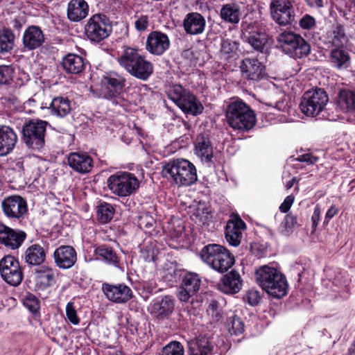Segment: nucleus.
<instances>
[{
	"mask_svg": "<svg viewBox=\"0 0 355 355\" xmlns=\"http://www.w3.org/2000/svg\"><path fill=\"white\" fill-rule=\"evenodd\" d=\"M155 220L148 214H144L139 217V226L146 231H150L154 227Z\"/></svg>",
	"mask_w": 355,
	"mask_h": 355,
	"instance_id": "obj_52",
	"label": "nucleus"
},
{
	"mask_svg": "<svg viewBox=\"0 0 355 355\" xmlns=\"http://www.w3.org/2000/svg\"><path fill=\"white\" fill-rule=\"evenodd\" d=\"M307 5L313 8H320L323 7L322 0H304Z\"/></svg>",
	"mask_w": 355,
	"mask_h": 355,
	"instance_id": "obj_62",
	"label": "nucleus"
},
{
	"mask_svg": "<svg viewBox=\"0 0 355 355\" xmlns=\"http://www.w3.org/2000/svg\"><path fill=\"white\" fill-rule=\"evenodd\" d=\"M15 36L12 31L6 28L0 30V54L10 52L15 45Z\"/></svg>",
	"mask_w": 355,
	"mask_h": 355,
	"instance_id": "obj_39",
	"label": "nucleus"
},
{
	"mask_svg": "<svg viewBox=\"0 0 355 355\" xmlns=\"http://www.w3.org/2000/svg\"><path fill=\"white\" fill-rule=\"evenodd\" d=\"M23 304L33 313H37L40 307V300L32 293L25 296Z\"/></svg>",
	"mask_w": 355,
	"mask_h": 355,
	"instance_id": "obj_49",
	"label": "nucleus"
},
{
	"mask_svg": "<svg viewBox=\"0 0 355 355\" xmlns=\"http://www.w3.org/2000/svg\"><path fill=\"white\" fill-rule=\"evenodd\" d=\"M240 69L243 77L252 81H259L266 76L265 66L255 58H245Z\"/></svg>",
	"mask_w": 355,
	"mask_h": 355,
	"instance_id": "obj_21",
	"label": "nucleus"
},
{
	"mask_svg": "<svg viewBox=\"0 0 355 355\" xmlns=\"http://www.w3.org/2000/svg\"><path fill=\"white\" fill-rule=\"evenodd\" d=\"M188 349L190 355H209L211 353L213 345L208 338L199 337L188 342Z\"/></svg>",
	"mask_w": 355,
	"mask_h": 355,
	"instance_id": "obj_31",
	"label": "nucleus"
},
{
	"mask_svg": "<svg viewBox=\"0 0 355 355\" xmlns=\"http://www.w3.org/2000/svg\"><path fill=\"white\" fill-rule=\"evenodd\" d=\"M277 41L282 51L294 58H302L310 53V44L300 35L292 31L282 32Z\"/></svg>",
	"mask_w": 355,
	"mask_h": 355,
	"instance_id": "obj_8",
	"label": "nucleus"
},
{
	"mask_svg": "<svg viewBox=\"0 0 355 355\" xmlns=\"http://www.w3.org/2000/svg\"><path fill=\"white\" fill-rule=\"evenodd\" d=\"M46 259V252L42 246L33 244L28 247L25 253V260L29 265L40 266Z\"/></svg>",
	"mask_w": 355,
	"mask_h": 355,
	"instance_id": "obj_35",
	"label": "nucleus"
},
{
	"mask_svg": "<svg viewBox=\"0 0 355 355\" xmlns=\"http://www.w3.org/2000/svg\"><path fill=\"white\" fill-rule=\"evenodd\" d=\"M46 40V37L44 31L37 25L28 26L22 36V44L26 51H33L40 48Z\"/></svg>",
	"mask_w": 355,
	"mask_h": 355,
	"instance_id": "obj_17",
	"label": "nucleus"
},
{
	"mask_svg": "<svg viewBox=\"0 0 355 355\" xmlns=\"http://www.w3.org/2000/svg\"><path fill=\"white\" fill-rule=\"evenodd\" d=\"M223 275L218 283V288L225 294H236L242 288L243 280L240 274L236 270L227 272L230 268H213Z\"/></svg>",
	"mask_w": 355,
	"mask_h": 355,
	"instance_id": "obj_15",
	"label": "nucleus"
},
{
	"mask_svg": "<svg viewBox=\"0 0 355 355\" xmlns=\"http://www.w3.org/2000/svg\"><path fill=\"white\" fill-rule=\"evenodd\" d=\"M220 53L227 58L231 57L232 54L234 52L236 48V43L229 39L223 40L221 42Z\"/></svg>",
	"mask_w": 355,
	"mask_h": 355,
	"instance_id": "obj_51",
	"label": "nucleus"
},
{
	"mask_svg": "<svg viewBox=\"0 0 355 355\" xmlns=\"http://www.w3.org/2000/svg\"><path fill=\"white\" fill-rule=\"evenodd\" d=\"M337 104L341 110L351 113L355 117V91L340 90L338 96Z\"/></svg>",
	"mask_w": 355,
	"mask_h": 355,
	"instance_id": "obj_34",
	"label": "nucleus"
},
{
	"mask_svg": "<svg viewBox=\"0 0 355 355\" xmlns=\"http://www.w3.org/2000/svg\"><path fill=\"white\" fill-rule=\"evenodd\" d=\"M328 101L327 94L324 89L309 90L304 94L300 108L305 115L314 116L322 111Z\"/></svg>",
	"mask_w": 355,
	"mask_h": 355,
	"instance_id": "obj_12",
	"label": "nucleus"
},
{
	"mask_svg": "<svg viewBox=\"0 0 355 355\" xmlns=\"http://www.w3.org/2000/svg\"><path fill=\"white\" fill-rule=\"evenodd\" d=\"M320 209L318 206H316L314 209L313 214L311 217L312 228H313V231H315L316 230L318 222L320 220Z\"/></svg>",
	"mask_w": 355,
	"mask_h": 355,
	"instance_id": "obj_61",
	"label": "nucleus"
},
{
	"mask_svg": "<svg viewBox=\"0 0 355 355\" xmlns=\"http://www.w3.org/2000/svg\"><path fill=\"white\" fill-rule=\"evenodd\" d=\"M318 158L317 157L313 156L311 154H304L300 155L297 160L301 162H306L309 164H313L318 161Z\"/></svg>",
	"mask_w": 355,
	"mask_h": 355,
	"instance_id": "obj_60",
	"label": "nucleus"
},
{
	"mask_svg": "<svg viewBox=\"0 0 355 355\" xmlns=\"http://www.w3.org/2000/svg\"><path fill=\"white\" fill-rule=\"evenodd\" d=\"M242 38L257 51L264 53L268 36L263 27L257 22H244L241 25Z\"/></svg>",
	"mask_w": 355,
	"mask_h": 355,
	"instance_id": "obj_11",
	"label": "nucleus"
},
{
	"mask_svg": "<svg viewBox=\"0 0 355 355\" xmlns=\"http://www.w3.org/2000/svg\"><path fill=\"white\" fill-rule=\"evenodd\" d=\"M135 27L137 31L142 32L146 31L149 26V17L146 15H136L135 16Z\"/></svg>",
	"mask_w": 355,
	"mask_h": 355,
	"instance_id": "obj_50",
	"label": "nucleus"
},
{
	"mask_svg": "<svg viewBox=\"0 0 355 355\" xmlns=\"http://www.w3.org/2000/svg\"><path fill=\"white\" fill-rule=\"evenodd\" d=\"M205 19L198 12L188 13L183 21L184 29L189 35L202 33L205 31Z\"/></svg>",
	"mask_w": 355,
	"mask_h": 355,
	"instance_id": "obj_26",
	"label": "nucleus"
},
{
	"mask_svg": "<svg viewBox=\"0 0 355 355\" xmlns=\"http://www.w3.org/2000/svg\"><path fill=\"white\" fill-rule=\"evenodd\" d=\"M68 164L78 173H87L93 168V160L85 153H71L68 156Z\"/></svg>",
	"mask_w": 355,
	"mask_h": 355,
	"instance_id": "obj_25",
	"label": "nucleus"
},
{
	"mask_svg": "<svg viewBox=\"0 0 355 355\" xmlns=\"http://www.w3.org/2000/svg\"><path fill=\"white\" fill-rule=\"evenodd\" d=\"M112 32L110 19L103 14H95L87 21L85 26V34L88 40L100 42L107 38Z\"/></svg>",
	"mask_w": 355,
	"mask_h": 355,
	"instance_id": "obj_10",
	"label": "nucleus"
},
{
	"mask_svg": "<svg viewBox=\"0 0 355 355\" xmlns=\"http://www.w3.org/2000/svg\"><path fill=\"white\" fill-rule=\"evenodd\" d=\"M18 265V261L10 255L5 256L0 261V266H16Z\"/></svg>",
	"mask_w": 355,
	"mask_h": 355,
	"instance_id": "obj_58",
	"label": "nucleus"
},
{
	"mask_svg": "<svg viewBox=\"0 0 355 355\" xmlns=\"http://www.w3.org/2000/svg\"><path fill=\"white\" fill-rule=\"evenodd\" d=\"M168 97L172 100L184 112L193 116L200 114L203 111V105L189 90L180 85H174L167 92Z\"/></svg>",
	"mask_w": 355,
	"mask_h": 355,
	"instance_id": "obj_7",
	"label": "nucleus"
},
{
	"mask_svg": "<svg viewBox=\"0 0 355 355\" xmlns=\"http://www.w3.org/2000/svg\"><path fill=\"white\" fill-rule=\"evenodd\" d=\"M245 228V223L240 218L229 220L225 228V238L229 244L235 247L239 245Z\"/></svg>",
	"mask_w": 355,
	"mask_h": 355,
	"instance_id": "obj_23",
	"label": "nucleus"
},
{
	"mask_svg": "<svg viewBox=\"0 0 355 355\" xmlns=\"http://www.w3.org/2000/svg\"><path fill=\"white\" fill-rule=\"evenodd\" d=\"M338 213V209L332 205L327 211L325 218L326 219H331L335 215H336Z\"/></svg>",
	"mask_w": 355,
	"mask_h": 355,
	"instance_id": "obj_63",
	"label": "nucleus"
},
{
	"mask_svg": "<svg viewBox=\"0 0 355 355\" xmlns=\"http://www.w3.org/2000/svg\"><path fill=\"white\" fill-rule=\"evenodd\" d=\"M118 62L130 75L142 80H146L153 72V64L135 48L124 46Z\"/></svg>",
	"mask_w": 355,
	"mask_h": 355,
	"instance_id": "obj_2",
	"label": "nucleus"
},
{
	"mask_svg": "<svg viewBox=\"0 0 355 355\" xmlns=\"http://www.w3.org/2000/svg\"><path fill=\"white\" fill-rule=\"evenodd\" d=\"M96 213L98 221L101 223H107L113 218L114 209L109 203L101 202L97 207Z\"/></svg>",
	"mask_w": 355,
	"mask_h": 355,
	"instance_id": "obj_43",
	"label": "nucleus"
},
{
	"mask_svg": "<svg viewBox=\"0 0 355 355\" xmlns=\"http://www.w3.org/2000/svg\"><path fill=\"white\" fill-rule=\"evenodd\" d=\"M329 42L332 45L340 47L347 42V37L345 33L343 26L337 24L333 26V29L329 35Z\"/></svg>",
	"mask_w": 355,
	"mask_h": 355,
	"instance_id": "obj_41",
	"label": "nucleus"
},
{
	"mask_svg": "<svg viewBox=\"0 0 355 355\" xmlns=\"http://www.w3.org/2000/svg\"><path fill=\"white\" fill-rule=\"evenodd\" d=\"M53 257L58 266H73L77 260L75 249L69 245H61L58 248Z\"/></svg>",
	"mask_w": 355,
	"mask_h": 355,
	"instance_id": "obj_27",
	"label": "nucleus"
},
{
	"mask_svg": "<svg viewBox=\"0 0 355 355\" xmlns=\"http://www.w3.org/2000/svg\"><path fill=\"white\" fill-rule=\"evenodd\" d=\"M0 273L3 280L13 286H18L23 279L21 268H0Z\"/></svg>",
	"mask_w": 355,
	"mask_h": 355,
	"instance_id": "obj_38",
	"label": "nucleus"
},
{
	"mask_svg": "<svg viewBox=\"0 0 355 355\" xmlns=\"http://www.w3.org/2000/svg\"><path fill=\"white\" fill-rule=\"evenodd\" d=\"M49 123L41 119H30L21 128V141L26 148L40 152L45 146Z\"/></svg>",
	"mask_w": 355,
	"mask_h": 355,
	"instance_id": "obj_5",
	"label": "nucleus"
},
{
	"mask_svg": "<svg viewBox=\"0 0 355 355\" xmlns=\"http://www.w3.org/2000/svg\"><path fill=\"white\" fill-rule=\"evenodd\" d=\"M40 107V105L36 103V101L31 98L27 100L24 103V108L26 110V112L31 114L34 113L35 110Z\"/></svg>",
	"mask_w": 355,
	"mask_h": 355,
	"instance_id": "obj_57",
	"label": "nucleus"
},
{
	"mask_svg": "<svg viewBox=\"0 0 355 355\" xmlns=\"http://www.w3.org/2000/svg\"><path fill=\"white\" fill-rule=\"evenodd\" d=\"M284 223L285 228L291 229L297 225V218L291 214H287L284 218Z\"/></svg>",
	"mask_w": 355,
	"mask_h": 355,
	"instance_id": "obj_59",
	"label": "nucleus"
},
{
	"mask_svg": "<svg viewBox=\"0 0 355 355\" xmlns=\"http://www.w3.org/2000/svg\"><path fill=\"white\" fill-rule=\"evenodd\" d=\"M162 175L179 186H190L198 180L196 166L187 159H177L162 167Z\"/></svg>",
	"mask_w": 355,
	"mask_h": 355,
	"instance_id": "obj_3",
	"label": "nucleus"
},
{
	"mask_svg": "<svg viewBox=\"0 0 355 355\" xmlns=\"http://www.w3.org/2000/svg\"><path fill=\"white\" fill-rule=\"evenodd\" d=\"M26 238V234L21 230H13L4 224L0 223V243L5 246L15 250L19 248Z\"/></svg>",
	"mask_w": 355,
	"mask_h": 355,
	"instance_id": "obj_20",
	"label": "nucleus"
},
{
	"mask_svg": "<svg viewBox=\"0 0 355 355\" xmlns=\"http://www.w3.org/2000/svg\"><path fill=\"white\" fill-rule=\"evenodd\" d=\"M299 24L302 28L309 30L315 26V19L311 15H306L300 19Z\"/></svg>",
	"mask_w": 355,
	"mask_h": 355,
	"instance_id": "obj_55",
	"label": "nucleus"
},
{
	"mask_svg": "<svg viewBox=\"0 0 355 355\" xmlns=\"http://www.w3.org/2000/svg\"><path fill=\"white\" fill-rule=\"evenodd\" d=\"M211 217V212L209 211L208 207L203 204H199L194 208L191 215V220L199 225H204Z\"/></svg>",
	"mask_w": 355,
	"mask_h": 355,
	"instance_id": "obj_42",
	"label": "nucleus"
},
{
	"mask_svg": "<svg viewBox=\"0 0 355 355\" xmlns=\"http://www.w3.org/2000/svg\"><path fill=\"white\" fill-rule=\"evenodd\" d=\"M261 299L262 295L255 288L249 289L243 296L244 302L252 306L258 305L261 302Z\"/></svg>",
	"mask_w": 355,
	"mask_h": 355,
	"instance_id": "obj_47",
	"label": "nucleus"
},
{
	"mask_svg": "<svg viewBox=\"0 0 355 355\" xmlns=\"http://www.w3.org/2000/svg\"><path fill=\"white\" fill-rule=\"evenodd\" d=\"M254 279L262 290L273 298L280 299L288 293L287 279L277 268H257Z\"/></svg>",
	"mask_w": 355,
	"mask_h": 355,
	"instance_id": "obj_1",
	"label": "nucleus"
},
{
	"mask_svg": "<svg viewBox=\"0 0 355 355\" xmlns=\"http://www.w3.org/2000/svg\"><path fill=\"white\" fill-rule=\"evenodd\" d=\"M66 315L69 320L73 324H78L80 320L76 314V311L73 307V304L71 302H69L66 306Z\"/></svg>",
	"mask_w": 355,
	"mask_h": 355,
	"instance_id": "obj_54",
	"label": "nucleus"
},
{
	"mask_svg": "<svg viewBox=\"0 0 355 355\" xmlns=\"http://www.w3.org/2000/svg\"><path fill=\"white\" fill-rule=\"evenodd\" d=\"M270 9L272 18L279 25L291 24L295 21L294 9L288 0H272Z\"/></svg>",
	"mask_w": 355,
	"mask_h": 355,
	"instance_id": "obj_14",
	"label": "nucleus"
},
{
	"mask_svg": "<svg viewBox=\"0 0 355 355\" xmlns=\"http://www.w3.org/2000/svg\"><path fill=\"white\" fill-rule=\"evenodd\" d=\"M201 257L209 266H232L235 262L229 250L217 244L205 246L202 250Z\"/></svg>",
	"mask_w": 355,
	"mask_h": 355,
	"instance_id": "obj_13",
	"label": "nucleus"
},
{
	"mask_svg": "<svg viewBox=\"0 0 355 355\" xmlns=\"http://www.w3.org/2000/svg\"><path fill=\"white\" fill-rule=\"evenodd\" d=\"M62 65L66 73L71 74H78L85 68L83 58L73 53H69L63 58Z\"/></svg>",
	"mask_w": 355,
	"mask_h": 355,
	"instance_id": "obj_32",
	"label": "nucleus"
},
{
	"mask_svg": "<svg viewBox=\"0 0 355 355\" xmlns=\"http://www.w3.org/2000/svg\"><path fill=\"white\" fill-rule=\"evenodd\" d=\"M17 141V135L14 130L8 125H0V156L10 154Z\"/></svg>",
	"mask_w": 355,
	"mask_h": 355,
	"instance_id": "obj_24",
	"label": "nucleus"
},
{
	"mask_svg": "<svg viewBox=\"0 0 355 355\" xmlns=\"http://www.w3.org/2000/svg\"><path fill=\"white\" fill-rule=\"evenodd\" d=\"M295 200V197L292 195L288 196L284 200V202L279 206V210L282 213H286L289 211L291 205Z\"/></svg>",
	"mask_w": 355,
	"mask_h": 355,
	"instance_id": "obj_56",
	"label": "nucleus"
},
{
	"mask_svg": "<svg viewBox=\"0 0 355 355\" xmlns=\"http://www.w3.org/2000/svg\"><path fill=\"white\" fill-rule=\"evenodd\" d=\"M350 55L345 49L337 47L331 50L329 62L332 67L338 69H347L350 64Z\"/></svg>",
	"mask_w": 355,
	"mask_h": 355,
	"instance_id": "obj_33",
	"label": "nucleus"
},
{
	"mask_svg": "<svg viewBox=\"0 0 355 355\" xmlns=\"http://www.w3.org/2000/svg\"><path fill=\"white\" fill-rule=\"evenodd\" d=\"M218 304L216 301H212L207 309V312L212 317L214 322H218L222 319V315L218 310Z\"/></svg>",
	"mask_w": 355,
	"mask_h": 355,
	"instance_id": "obj_53",
	"label": "nucleus"
},
{
	"mask_svg": "<svg viewBox=\"0 0 355 355\" xmlns=\"http://www.w3.org/2000/svg\"><path fill=\"white\" fill-rule=\"evenodd\" d=\"M174 310V302L171 296L166 295L157 299L151 305V313L158 319L168 317Z\"/></svg>",
	"mask_w": 355,
	"mask_h": 355,
	"instance_id": "obj_28",
	"label": "nucleus"
},
{
	"mask_svg": "<svg viewBox=\"0 0 355 355\" xmlns=\"http://www.w3.org/2000/svg\"><path fill=\"white\" fill-rule=\"evenodd\" d=\"M201 279L198 274L189 272L183 277L178 293V299L184 302L189 301L200 289Z\"/></svg>",
	"mask_w": 355,
	"mask_h": 355,
	"instance_id": "obj_18",
	"label": "nucleus"
},
{
	"mask_svg": "<svg viewBox=\"0 0 355 355\" xmlns=\"http://www.w3.org/2000/svg\"><path fill=\"white\" fill-rule=\"evenodd\" d=\"M170 46L168 35L159 31H153L147 37L146 49L155 55H162Z\"/></svg>",
	"mask_w": 355,
	"mask_h": 355,
	"instance_id": "obj_19",
	"label": "nucleus"
},
{
	"mask_svg": "<svg viewBox=\"0 0 355 355\" xmlns=\"http://www.w3.org/2000/svg\"><path fill=\"white\" fill-rule=\"evenodd\" d=\"M15 69L11 65H0V85H10L13 80Z\"/></svg>",
	"mask_w": 355,
	"mask_h": 355,
	"instance_id": "obj_46",
	"label": "nucleus"
},
{
	"mask_svg": "<svg viewBox=\"0 0 355 355\" xmlns=\"http://www.w3.org/2000/svg\"><path fill=\"white\" fill-rule=\"evenodd\" d=\"M226 327L231 335H240L244 331L245 325L241 318L233 315L228 318Z\"/></svg>",
	"mask_w": 355,
	"mask_h": 355,
	"instance_id": "obj_44",
	"label": "nucleus"
},
{
	"mask_svg": "<svg viewBox=\"0 0 355 355\" xmlns=\"http://www.w3.org/2000/svg\"><path fill=\"white\" fill-rule=\"evenodd\" d=\"M125 80L123 77L116 74H110L103 79L104 88L102 89V96L107 99L113 106L126 108L129 101L125 97L124 92Z\"/></svg>",
	"mask_w": 355,
	"mask_h": 355,
	"instance_id": "obj_6",
	"label": "nucleus"
},
{
	"mask_svg": "<svg viewBox=\"0 0 355 355\" xmlns=\"http://www.w3.org/2000/svg\"><path fill=\"white\" fill-rule=\"evenodd\" d=\"M89 12V6L85 0H71L68 3L67 17L70 21H80Z\"/></svg>",
	"mask_w": 355,
	"mask_h": 355,
	"instance_id": "obj_29",
	"label": "nucleus"
},
{
	"mask_svg": "<svg viewBox=\"0 0 355 355\" xmlns=\"http://www.w3.org/2000/svg\"><path fill=\"white\" fill-rule=\"evenodd\" d=\"M5 215L10 218L20 219L28 211L26 201L19 196H10L1 203Z\"/></svg>",
	"mask_w": 355,
	"mask_h": 355,
	"instance_id": "obj_16",
	"label": "nucleus"
},
{
	"mask_svg": "<svg viewBox=\"0 0 355 355\" xmlns=\"http://www.w3.org/2000/svg\"><path fill=\"white\" fill-rule=\"evenodd\" d=\"M49 109L51 114L62 118L71 112V102L67 98L58 96L52 100Z\"/></svg>",
	"mask_w": 355,
	"mask_h": 355,
	"instance_id": "obj_36",
	"label": "nucleus"
},
{
	"mask_svg": "<svg viewBox=\"0 0 355 355\" xmlns=\"http://www.w3.org/2000/svg\"><path fill=\"white\" fill-rule=\"evenodd\" d=\"M10 24L13 28L20 30L23 26L22 20L19 18H15L10 21Z\"/></svg>",
	"mask_w": 355,
	"mask_h": 355,
	"instance_id": "obj_64",
	"label": "nucleus"
},
{
	"mask_svg": "<svg viewBox=\"0 0 355 355\" xmlns=\"http://www.w3.org/2000/svg\"><path fill=\"white\" fill-rule=\"evenodd\" d=\"M225 116L231 128L242 132H248L256 124L254 111L243 101L231 102L227 107Z\"/></svg>",
	"mask_w": 355,
	"mask_h": 355,
	"instance_id": "obj_4",
	"label": "nucleus"
},
{
	"mask_svg": "<svg viewBox=\"0 0 355 355\" xmlns=\"http://www.w3.org/2000/svg\"><path fill=\"white\" fill-rule=\"evenodd\" d=\"M37 282L44 287L52 284L54 279V275L50 268H44L43 269L36 270Z\"/></svg>",
	"mask_w": 355,
	"mask_h": 355,
	"instance_id": "obj_45",
	"label": "nucleus"
},
{
	"mask_svg": "<svg viewBox=\"0 0 355 355\" xmlns=\"http://www.w3.org/2000/svg\"><path fill=\"white\" fill-rule=\"evenodd\" d=\"M107 184L113 194L119 197H128L136 192L140 182L131 173L117 172L107 178Z\"/></svg>",
	"mask_w": 355,
	"mask_h": 355,
	"instance_id": "obj_9",
	"label": "nucleus"
},
{
	"mask_svg": "<svg viewBox=\"0 0 355 355\" xmlns=\"http://www.w3.org/2000/svg\"><path fill=\"white\" fill-rule=\"evenodd\" d=\"M96 259L104 260L107 264L117 265L119 262V257L111 247L101 245L94 250Z\"/></svg>",
	"mask_w": 355,
	"mask_h": 355,
	"instance_id": "obj_40",
	"label": "nucleus"
},
{
	"mask_svg": "<svg viewBox=\"0 0 355 355\" xmlns=\"http://www.w3.org/2000/svg\"><path fill=\"white\" fill-rule=\"evenodd\" d=\"M102 289L107 298L116 303H125L132 297L131 289L123 284L119 285L103 284Z\"/></svg>",
	"mask_w": 355,
	"mask_h": 355,
	"instance_id": "obj_22",
	"label": "nucleus"
},
{
	"mask_svg": "<svg viewBox=\"0 0 355 355\" xmlns=\"http://www.w3.org/2000/svg\"><path fill=\"white\" fill-rule=\"evenodd\" d=\"M220 15L226 22L238 24L240 21V8L235 3L225 4L220 9Z\"/></svg>",
	"mask_w": 355,
	"mask_h": 355,
	"instance_id": "obj_37",
	"label": "nucleus"
},
{
	"mask_svg": "<svg viewBox=\"0 0 355 355\" xmlns=\"http://www.w3.org/2000/svg\"><path fill=\"white\" fill-rule=\"evenodd\" d=\"M195 150L196 154L206 163L212 162L213 147L207 136L199 135L196 140Z\"/></svg>",
	"mask_w": 355,
	"mask_h": 355,
	"instance_id": "obj_30",
	"label": "nucleus"
},
{
	"mask_svg": "<svg viewBox=\"0 0 355 355\" xmlns=\"http://www.w3.org/2000/svg\"><path fill=\"white\" fill-rule=\"evenodd\" d=\"M162 355H184V347L178 341L168 343L162 349Z\"/></svg>",
	"mask_w": 355,
	"mask_h": 355,
	"instance_id": "obj_48",
	"label": "nucleus"
}]
</instances>
